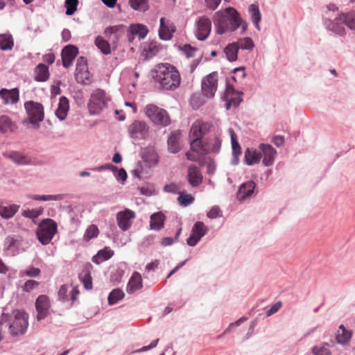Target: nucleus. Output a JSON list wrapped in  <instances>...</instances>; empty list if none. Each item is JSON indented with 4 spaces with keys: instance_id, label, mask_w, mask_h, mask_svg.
Here are the masks:
<instances>
[{
    "instance_id": "obj_18",
    "label": "nucleus",
    "mask_w": 355,
    "mask_h": 355,
    "mask_svg": "<svg viewBox=\"0 0 355 355\" xmlns=\"http://www.w3.org/2000/svg\"><path fill=\"white\" fill-rule=\"evenodd\" d=\"M225 95L227 101V109H230L232 106L236 107L242 101L241 94L235 91V89L230 85L227 86Z\"/></svg>"
},
{
    "instance_id": "obj_40",
    "label": "nucleus",
    "mask_w": 355,
    "mask_h": 355,
    "mask_svg": "<svg viewBox=\"0 0 355 355\" xmlns=\"http://www.w3.org/2000/svg\"><path fill=\"white\" fill-rule=\"evenodd\" d=\"M239 48L235 42L228 44L225 49V53L227 60L230 62L235 61L237 59Z\"/></svg>"
},
{
    "instance_id": "obj_63",
    "label": "nucleus",
    "mask_w": 355,
    "mask_h": 355,
    "mask_svg": "<svg viewBox=\"0 0 355 355\" xmlns=\"http://www.w3.org/2000/svg\"><path fill=\"white\" fill-rule=\"evenodd\" d=\"M281 307H282V302H278L274 304L270 307V309L267 311V313H266L267 315L270 316V315L275 314L280 309Z\"/></svg>"
},
{
    "instance_id": "obj_54",
    "label": "nucleus",
    "mask_w": 355,
    "mask_h": 355,
    "mask_svg": "<svg viewBox=\"0 0 355 355\" xmlns=\"http://www.w3.org/2000/svg\"><path fill=\"white\" fill-rule=\"evenodd\" d=\"M80 278L85 289L91 290L92 288V278L89 272H86L84 274L80 275Z\"/></svg>"
},
{
    "instance_id": "obj_19",
    "label": "nucleus",
    "mask_w": 355,
    "mask_h": 355,
    "mask_svg": "<svg viewBox=\"0 0 355 355\" xmlns=\"http://www.w3.org/2000/svg\"><path fill=\"white\" fill-rule=\"evenodd\" d=\"M0 97L3 100L4 104H15L19 98V92L17 88L12 89H0Z\"/></svg>"
},
{
    "instance_id": "obj_13",
    "label": "nucleus",
    "mask_w": 355,
    "mask_h": 355,
    "mask_svg": "<svg viewBox=\"0 0 355 355\" xmlns=\"http://www.w3.org/2000/svg\"><path fill=\"white\" fill-rule=\"evenodd\" d=\"M135 218V213L129 209H125L122 211H119L116 215L117 224L120 229L123 231L128 230L131 225L132 220Z\"/></svg>"
},
{
    "instance_id": "obj_31",
    "label": "nucleus",
    "mask_w": 355,
    "mask_h": 355,
    "mask_svg": "<svg viewBox=\"0 0 355 355\" xmlns=\"http://www.w3.org/2000/svg\"><path fill=\"white\" fill-rule=\"evenodd\" d=\"M352 338V332L347 330L345 327L341 324L337 331L336 339L338 343L345 345Z\"/></svg>"
},
{
    "instance_id": "obj_11",
    "label": "nucleus",
    "mask_w": 355,
    "mask_h": 355,
    "mask_svg": "<svg viewBox=\"0 0 355 355\" xmlns=\"http://www.w3.org/2000/svg\"><path fill=\"white\" fill-rule=\"evenodd\" d=\"M128 132L133 139H146L148 135L149 128L145 122L135 121L129 126Z\"/></svg>"
},
{
    "instance_id": "obj_47",
    "label": "nucleus",
    "mask_w": 355,
    "mask_h": 355,
    "mask_svg": "<svg viewBox=\"0 0 355 355\" xmlns=\"http://www.w3.org/2000/svg\"><path fill=\"white\" fill-rule=\"evenodd\" d=\"M235 43L239 49L252 50L254 46L252 40L248 37L239 39Z\"/></svg>"
},
{
    "instance_id": "obj_5",
    "label": "nucleus",
    "mask_w": 355,
    "mask_h": 355,
    "mask_svg": "<svg viewBox=\"0 0 355 355\" xmlns=\"http://www.w3.org/2000/svg\"><path fill=\"white\" fill-rule=\"evenodd\" d=\"M56 223L50 218L42 220L36 230L37 238L43 244H49L57 232Z\"/></svg>"
},
{
    "instance_id": "obj_30",
    "label": "nucleus",
    "mask_w": 355,
    "mask_h": 355,
    "mask_svg": "<svg viewBox=\"0 0 355 355\" xmlns=\"http://www.w3.org/2000/svg\"><path fill=\"white\" fill-rule=\"evenodd\" d=\"M128 28L139 40L144 39L149 31L146 26L141 24H131Z\"/></svg>"
},
{
    "instance_id": "obj_9",
    "label": "nucleus",
    "mask_w": 355,
    "mask_h": 355,
    "mask_svg": "<svg viewBox=\"0 0 355 355\" xmlns=\"http://www.w3.org/2000/svg\"><path fill=\"white\" fill-rule=\"evenodd\" d=\"M218 85V75L216 72L211 73L205 76L202 81V92L207 98H212L216 90Z\"/></svg>"
},
{
    "instance_id": "obj_46",
    "label": "nucleus",
    "mask_w": 355,
    "mask_h": 355,
    "mask_svg": "<svg viewBox=\"0 0 355 355\" xmlns=\"http://www.w3.org/2000/svg\"><path fill=\"white\" fill-rule=\"evenodd\" d=\"M129 3L135 10L144 12L148 9V0H129Z\"/></svg>"
},
{
    "instance_id": "obj_34",
    "label": "nucleus",
    "mask_w": 355,
    "mask_h": 355,
    "mask_svg": "<svg viewBox=\"0 0 355 355\" xmlns=\"http://www.w3.org/2000/svg\"><path fill=\"white\" fill-rule=\"evenodd\" d=\"M165 216L161 213L157 212L153 214L150 217V227L151 229L155 230H159L164 226Z\"/></svg>"
},
{
    "instance_id": "obj_61",
    "label": "nucleus",
    "mask_w": 355,
    "mask_h": 355,
    "mask_svg": "<svg viewBox=\"0 0 355 355\" xmlns=\"http://www.w3.org/2000/svg\"><path fill=\"white\" fill-rule=\"evenodd\" d=\"M24 275L31 277H36L40 275V270L37 268H30L23 272Z\"/></svg>"
},
{
    "instance_id": "obj_35",
    "label": "nucleus",
    "mask_w": 355,
    "mask_h": 355,
    "mask_svg": "<svg viewBox=\"0 0 355 355\" xmlns=\"http://www.w3.org/2000/svg\"><path fill=\"white\" fill-rule=\"evenodd\" d=\"M261 158V153L255 150L248 148L245 152V160L248 165H253L258 163Z\"/></svg>"
},
{
    "instance_id": "obj_12",
    "label": "nucleus",
    "mask_w": 355,
    "mask_h": 355,
    "mask_svg": "<svg viewBox=\"0 0 355 355\" xmlns=\"http://www.w3.org/2000/svg\"><path fill=\"white\" fill-rule=\"evenodd\" d=\"M211 27V23L208 17L205 16L200 17L197 22V31L196 33L198 40L201 41L206 40L209 35Z\"/></svg>"
},
{
    "instance_id": "obj_60",
    "label": "nucleus",
    "mask_w": 355,
    "mask_h": 355,
    "mask_svg": "<svg viewBox=\"0 0 355 355\" xmlns=\"http://www.w3.org/2000/svg\"><path fill=\"white\" fill-rule=\"evenodd\" d=\"M125 26L123 25L110 26L105 29V33L106 35H112L116 33L117 32H122Z\"/></svg>"
},
{
    "instance_id": "obj_42",
    "label": "nucleus",
    "mask_w": 355,
    "mask_h": 355,
    "mask_svg": "<svg viewBox=\"0 0 355 355\" xmlns=\"http://www.w3.org/2000/svg\"><path fill=\"white\" fill-rule=\"evenodd\" d=\"M344 25L352 31H355V12L340 13Z\"/></svg>"
},
{
    "instance_id": "obj_8",
    "label": "nucleus",
    "mask_w": 355,
    "mask_h": 355,
    "mask_svg": "<svg viewBox=\"0 0 355 355\" xmlns=\"http://www.w3.org/2000/svg\"><path fill=\"white\" fill-rule=\"evenodd\" d=\"M219 128L214 126L211 123L202 120H196L191 125L190 137H198L201 139L208 133H214L215 130Z\"/></svg>"
},
{
    "instance_id": "obj_24",
    "label": "nucleus",
    "mask_w": 355,
    "mask_h": 355,
    "mask_svg": "<svg viewBox=\"0 0 355 355\" xmlns=\"http://www.w3.org/2000/svg\"><path fill=\"white\" fill-rule=\"evenodd\" d=\"M165 19L162 17L160 19V26L159 28V36L162 40H170L173 37V33L175 30V27L173 25H166L164 24Z\"/></svg>"
},
{
    "instance_id": "obj_26",
    "label": "nucleus",
    "mask_w": 355,
    "mask_h": 355,
    "mask_svg": "<svg viewBox=\"0 0 355 355\" xmlns=\"http://www.w3.org/2000/svg\"><path fill=\"white\" fill-rule=\"evenodd\" d=\"M69 109V100L65 96H61L59 100L58 107L55 111V115L60 120L66 119Z\"/></svg>"
},
{
    "instance_id": "obj_16",
    "label": "nucleus",
    "mask_w": 355,
    "mask_h": 355,
    "mask_svg": "<svg viewBox=\"0 0 355 355\" xmlns=\"http://www.w3.org/2000/svg\"><path fill=\"white\" fill-rule=\"evenodd\" d=\"M78 54V49L73 44L64 46L61 52L62 67H69Z\"/></svg>"
},
{
    "instance_id": "obj_49",
    "label": "nucleus",
    "mask_w": 355,
    "mask_h": 355,
    "mask_svg": "<svg viewBox=\"0 0 355 355\" xmlns=\"http://www.w3.org/2000/svg\"><path fill=\"white\" fill-rule=\"evenodd\" d=\"M142 154L143 158L145 159L146 161L152 162H157V155L153 147H147L144 150Z\"/></svg>"
},
{
    "instance_id": "obj_20",
    "label": "nucleus",
    "mask_w": 355,
    "mask_h": 355,
    "mask_svg": "<svg viewBox=\"0 0 355 355\" xmlns=\"http://www.w3.org/2000/svg\"><path fill=\"white\" fill-rule=\"evenodd\" d=\"M187 180L193 187L199 186L202 182V175L198 167L195 165L188 167Z\"/></svg>"
},
{
    "instance_id": "obj_44",
    "label": "nucleus",
    "mask_w": 355,
    "mask_h": 355,
    "mask_svg": "<svg viewBox=\"0 0 355 355\" xmlns=\"http://www.w3.org/2000/svg\"><path fill=\"white\" fill-rule=\"evenodd\" d=\"M99 233V230L96 225H90L84 233L83 240L85 241H89L92 239L96 238Z\"/></svg>"
},
{
    "instance_id": "obj_57",
    "label": "nucleus",
    "mask_w": 355,
    "mask_h": 355,
    "mask_svg": "<svg viewBox=\"0 0 355 355\" xmlns=\"http://www.w3.org/2000/svg\"><path fill=\"white\" fill-rule=\"evenodd\" d=\"M194 198L191 194H181L178 198L180 205L187 206L193 201Z\"/></svg>"
},
{
    "instance_id": "obj_52",
    "label": "nucleus",
    "mask_w": 355,
    "mask_h": 355,
    "mask_svg": "<svg viewBox=\"0 0 355 355\" xmlns=\"http://www.w3.org/2000/svg\"><path fill=\"white\" fill-rule=\"evenodd\" d=\"M43 212L42 208H37V209H26L24 210L21 213L22 216L31 218V219H35L38 218Z\"/></svg>"
},
{
    "instance_id": "obj_14",
    "label": "nucleus",
    "mask_w": 355,
    "mask_h": 355,
    "mask_svg": "<svg viewBox=\"0 0 355 355\" xmlns=\"http://www.w3.org/2000/svg\"><path fill=\"white\" fill-rule=\"evenodd\" d=\"M35 307L37 312V320L44 319L48 314L49 309L50 308V301L47 295H40L35 302Z\"/></svg>"
},
{
    "instance_id": "obj_33",
    "label": "nucleus",
    "mask_w": 355,
    "mask_h": 355,
    "mask_svg": "<svg viewBox=\"0 0 355 355\" xmlns=\"http://www.w3.org/2000/svg\"><path fill=\"white\" fill-rule=\"evenodd\" d=\"M113 254L114 252L108 247H105L104 249L99 250L97 254L93 257L92 261L99 264L104 261L108 260Z\"/></svg>"
},
{
    "instance_id": "obj_62",
    "label": "nucleus",
    "mask_w": 355,
    "mask_h": 355,
    "mask_svg": "<svg viewBox=\"0 0 355 355\" xmlns=\"http://www.w3.org/2000/svg\"><path fill=\"white\" fill-rule=\"evenodd\" d=\"M67 291L68 287L67 285H62L58 291V297L61 300H67Z\"/></svg>"
},
{
    "instance_id": "obj_45",
    "label": "nucleus",
    "mask_w": 355,
    "mask_h": 355,
    "mask_svg": "<svg viewBox=\"0 0 355 355\" xmlns=\"http://www.w3.org/2000/svg\"><path fill=\"white\" fill-rule=\"evenodd\" d=\"M95 44L98 49L104 54H109L111 52L109 42L102 37L98 36L95 39Z\"/></svg>"
},
{
    "instance_id": "obj_23",
    "label": "nucleus",
    "mask_w": 355,
    "mask_h": 355,
    "mask_svg": "<svg viewBox=\"0 0 355 355\" xmlns=\"http://www.w3.org/2000/svg\"><path fill=\"white\" fill-rule=\"evenodd\" d=\"M255 183L252 181H248L242 184L237 193V198L239 200H244L250 196L254 191Z\"/></svg>"
},
{
    "instance_id": "obj_7",
    "label": "nucleus",
    "mask_w": 355,
    "mask_h": 355,
    "mask_svg": "<svg viewBox=\"0 0 355 355\" xmlns=\"http://www.w3.org/2000/svg\"><path fill=\"white\" fill-rule=\"evenodd\" d=\"M28 114V122L37 128L40 127V122L44 118V107L42 104L34 101H28L24 104Z\"/></svg>"
},
{
    "instance_id": "obj_3",
    "label": "nucleus",
    "mask_w": 355,
    "mask_h": 355,
    "mask_svg": "<svg viewBox=\"0 0 355 355\" xmlns=\"http://www.w3.org/2000/svg\"><path fill=\"white\" fill-rule=\"evenodd\" d=\"M152 77L166 89H174L180 84V76L176 68H157L150 71Z\"/></svg>"
},
{
    "instance_id": "obj_58",
    "label": "nucleus",
    "mask_w": 355,
    "mask_h": 355,
    "mask_svg": "<svg viewBox=\"0 0 355 355\" xmlns=\"http://www.w3.org/2000/svg\"><path fill=\"white\" fill-rule=\"evenodd\" d=\"M207 216L208 218L214 219L222 216V212L218 207L214 206L207 212Z\"/></svg>"
},
{
    "instance_id": "obj_53",
    "label": "nucleus",
    "mask_w": 355,
    "mask_h": 355,
    "mask_svg": "<svg viewBox=\"0 0 355 355\" xmlns=\"http://www.w3.org/2000/svg\"><path fill=\"white\" fill-rule=\"evenodd\" d=\"M78 3V0H66V15L68 16L73 15L77 10Z\"/></svg>"
},
{
    "instance_id": "obj_1",
    "label": "nucleus",
    "mask_w": 355,
    "mask_h": 355,
    "mask_svg": "<svg viewBox=\"0 0 355 355\" xmlns=\"http://www.w3.org/2000/svg\"><path fill=\"white\" fill-rule=\"evenodd\" d=\"M214 23L216 31L219 35L234 32L240 26L241 27L240 33L244 34L248 28V23L243 20L239 12L232 7L216 12Z\"/></svg>"
},
{
    "instance_id": "obj_6",
    "label": "nucleus",
    "mask_w": 355,
    "mask_h": 355,
    "mask_svg": "<svg viewBox=\"0 0 355 355\" xmlns=\"http://www.w3.org/2000/svg\"><path fill=\"white\" fill-rule=\"evenodd\" d=\"M109 98L106 93L101 89H96L91 94L87 107L90 114H96L100 113L107 106Z\"/></svg>"
},
{
    "instance_id": "obj_51",
    "label": "nucleus",
    "mask_w": 355,
    "mask_h": 355,
    "mask_svg": "<svg viewBox=\"0 0 355 355\" xmlns=\"http://www.w3.org/2000/svg\"><path fill=\"white\" fill-rule=\"evenodd\" d=\"M329 347V344L326 343H322L319 346H314L312 348V353L314 355H331Z\"/></svg>"
},
{
    "instance_id": "obj_64",
    "label": "nucleus",
    "mask_w": 355,
    "mask_h": 355,
    "mask_svg": "<svg viewBox=\"0 0 355 355\" xmlns=\"http://www.w3.org/2000/svg\"><path fill=\"white\" fill-rule=\"evenodd\" d=\"M201 238L197 236L196 235L191 234L190 236L187 239V244L190 246H195Z\"/></svg>"
},
{
    "instance_id": "obj_25",
    "label": "nucleus",
    "mask_w": 355,
    "mask_h": 355,
    "mask_svg": "<svg viewBox=\"0 0 355 355\" xmlns=\"http://www.w3.org/2000/svg\"><path fill=\"white\" fill-rule=\"evenodd\" d=\"M180 132L178 131H174L171 133L168 141V149L172 153H176L180 151Z\"/></svg>"
},
{
    "instance_id": "obj_38",
    "label": "nucleus",
    "mask_w": 355,
    "mask_h": 355,
    "mask_svg": "<svg viewBox=\"0 0 355 355\" xmlns=\"http://www.w3.org/2000/svg\"><path fill=\"white\" fill-rule=\"evenodd\" d=\"M14 46L12 37L10 34L0 35V49L3 51L11 50Z\"/></svg>"
},
{
    "instance_id": "obj_29",
    "label": "nucleus",
    "mask_w": 355,
    "mask_h": 355,
    "mask_svg": "<svg viewBox=\"0 0 355 355\" xmlns=\"http://www.w3.org/2000/svg\"><path fill=\"white\" fill-rule=\"evenodd\" d=\"M248 12L251 17V19L256 28L258 31L261 30L259 22L261 19V15L259 6L256 3L251 4L248 8Z\"/></svg>"
},
{
    "instance_id": "obj_4",
    "label": "nucleus",
    "mask_w": 355,
    "mask_h": 355,
    "mask_svg": "<svg viewBox=\"0 0 355 355\" xmlns=\"http://www.w3.org/2000/svg\"><path fill=\"white\" fill-rule=\"evenodd\" d=\"M144 113L149 120L157 125L165 127L171 123L168 113L154 104L147 105L144 108Z\"/></svg>"
},
{
    "instance_id": "obj_22",
    "label": "nucleus",
    "mask_w": 355,
    "mask_h": 355,
    "mask_svg": "<svg viewBox=\"0 0 355 355\" xmlns=\"http://www.w3.org/2000/svg\"><path fill=\"white\" fill-rule=\"evenodd\" d=\"M142 278L138 272H134L129 279L126 291L128 293H133L142 288Z\"/></svg>"
},
{
    "instance_id": "obj_56",
    "label": "nucleus",
    "mask_w": 355,
    "mask_h": 355,
    "mask_svg": "<svg viewBox=\"0 0 355 355\" xmlns=\"http://www.w3.org/2000/svg\"><path fill=\"white\" fill-rule=\"evenodd\" d=\"M180 50L187 58L193 57L197 51V49L191 46L190 44H184L182 47H180Z\"/></svg>"
},
{
    "instance_id": "obj_27",
    "label": "nucleus",
    "mask_w": 355,
    "mask_h": 355,
    "mask_svg": "<svg viewBox=\"0 0 355 355\" xmlns=\"http://www.w3.org/2000/svg\"><path fill=\"white\" fill-rule=\"evenodd\" d=\"M159 45L158 44L157 42L152 41L144 44L143 49V55L146 58V59L152 58L159 53Z\"/></svg>"
},
{
    "instance_id": "obj_36",
    "label": "nucleus",
    "mask_w": 355,
    "mask_h": 355,
    "mask_svg": "<svg viewBox=\"0 0 355 355\" xmlns=\"http://www.w3.org/2000/svg\"><path fill=\"white\" fill-rule=\"evenodd\" d=\"M192 141H191V150L199 154L207 153L205 148L207 147L206 143L203 144L202 139L198 137H191Z\"/></svg>"
},
{
    "instance_id": "obj_10",
    "label": "nucleus",
    "mask_w": 355,
    "mask_h": 355,
    "mask_svg": "<svg viewBox=\"0 0 355 355\" xmlns=\"http://www.w3.org/2000/svg\"><path fill=\"white\" fill-rule=\"evenodd\" d=\"M324 25L327 30L333 34L343 36L345 34V28L344 27L343 21L341 14H339L334 19H324Z\"/></svg>"
},
{
    "instance_id": "obj_37",
    "label": "nucleus",
    "mask_w": 355,
    "mask_h": 355,
    "mask_svg": "<svg viewBox=\"0 0 355 355\" xmlns=\"http://www.w3.org/2000/svg\"><path fill=\"white\" fill-rule=\"evenodd\" d=\"M19 208V205H0V215L4 218H10L17 212Z\"/></svg>"
},
{
    "instance_id": "obj_48",
    "label": "nucleus",
    "mask_w": 355,
    "mask_h": 355,
    "mask_svg": "<svg viewBox=\"0 0 355 355\" xmlns=\"http://www.w3.org/2000/svg\"><path fill=\"white\" fill-rule=\"evenodd\" d=\"M124 293L119 288L114 289L108 296V302L110 304H114L123 298Z\"/></svg>"
},
{
    "instance_id": "obj_17",
    "label": "nucleus",
    "mask_w": 355,
    "mask_h": 355,
    "mask_svg": "<svg viewBox=\"0 0 355 355\" xmlns=\"http://www.w3.org/2000/svg\"><path fill=\"white\" fill-rule=\"evenodd\" d=\"M259 150H261V157L263 156V164L266 166H271L276 157V150L269 144H262L259 146Z\"/></svg>"
},
{
    "instance_id": "obj_41",
    "label": "nucleus",
    "mask_w": 355,
    "mask_h": 355,
    "mask_svg": "<svg viewBox=\"0 0 355 355\" xmlns=\"http://www.w3.org/2000/svg\"><path fill=\"white\" fill-rule=\"evenodd\" d=\"M49 68H35L34 71V79L37 82H45L49 78Z\"/></svg>"
},
{
    "instance_id": "obj_28",
    "label": "nucleus",
    "mask_w": 355,
    "mask_h": 355,
    "mask_svg": "<svg viewBox=\"0 0 355 355\" xmlns=\"http://www.w3.org/2000/svg\"><path fill=\"white\" fill-rule=\"evenodd\" d=\"M8 157L18 165H27L31 162L30 157L17 151L10 153Z\"/></svg>"
},
{
    "instance_id": "obj_43",
    "label": "nucleus",
    "mask_w": 355,
    "mask_h": 355,
    "mask_svg": "<svg viewBox=\"0 0 355 355\" xmlns=\"http://www.w3.org/2000/svg\"><path fill=\"white\" fill-rule=\"evenodd\" d=\"M206 98H207L203 95L202 93H195L191 96L190 98L191 105L195 110L198 109L206 102Z\"/></svg>"
},
{
    "instance_id": "obj_2",
    "label": "nucleus",
    "mask_w": 355,
    "mask_h": 355,
    "mask_svg": "<svg viewBox=\"0 0 355 355\" xmlns=\"http://www.w3.org/2000/svg\"><path fill=\"white\" fill-rule=\"evenodd\" d=\"M28 315L26 313L19 310H15L10 315L3 314L0 326L5 325L8 328L10 334L13 336L23 335L28 326Z\"/></svg>"
},
{
    "instance_id": "obj_21",
    "label": "nucleus",
    "mask_w": 355,
    "mask_h": 355,
    "mask_svg": "<svg viewBox=\"0 0 355 355\" xmlns=\"http://www.w3.org/2000/svg\"><path fill=\"white\" fill-rule=\"evenodd\" d=\"M75 78L78 83L89 85L93 80V75L88 68H76Z\"/></svg>"
},
{
    "instance_id": "obj_15",
    "label": "nucleus",
    "mask_w": 355,
    "mask_h": 355,
    "mask_svg": "<svg viewBox=\"0 0 355 355\" xmlns=\"http://www.w3.org/2000/svg\"><path fill=\"white\" fill-rule=\"evenodd\" d=\"M220 137L221 130L220 129L215 130L214 133H212V135L209 137L207 141L206 142L207 147L205 148V152L207 153H218L220 149L222 143Z\"/></svg>"
},
{
    "instance_id": "obj_32",
    "label": "nucleus",
    "mask_w": 355,
    "mask_h": 355,
    "mask_svg": "<svg viewBox=\"0 0 355 355\" xmlns=\"http://www.w3.org/2000/svg\"><path fill=\"white\" fill-rule=\"evenodd\" d=\"M16 128L15 123L8 116L3 115L0 117V131L2 133L12 132Z\"/></svg>"
},
{
    "instance_id": "obj_59",
    "label": "nucleus",
    "mask_w": 355,
    "mask_h": 355,
    "mask_svg": "<svg viewBox=\"0 0 355 355\" xmlns=\"http://www.w3.org/2000/svg\"><path fill=\"white\" fill-rule=\"evenodd\" d=\"M39 286V282L35 280H28L25 282L23 286V291L25 292H30L33 289L37 288Z\"/></svg>"
},
{
    "instance_id": "obj_50",
    "label": "nucleus",
    "mask_w": 355,
    "mask_h": 355,
    "mask_svg": "<svg viewBox=\"0 0 355 355\" xmlns=\"http://www.w3.org/2000/svg\"><path fill=\"white\" fill-rule=\"evenodd\" d=\"M207 232V229L204 225L202 222L198 221L196 222L193 228H192V234L196 235L197 236L202 238Z\"/></svg>"
},
{
    "instance_id": "obj_39",
    "label": "nucleus",
    "mask_w": 355,
    "mask_h": 355,
    "mask_svg": "<svg viewBox=\"0 0 355 355\" xmlns=\"http://www.w3.org/2000/svg\"><path fill=\"white\" fill-rule=\"evenodd\" d=\"M227 132L231 137L232 153L234 156L236 157L241 153V149L237 140V136L232 128H229Z\"/></svg>"
},
{
    "instance_id": "obj_55",
    "label": "nucleus",
    "mask_w": 355,
    "mask_h": 355,
    "mask_svg": "<svg viewBox=\"0 0 355 355\" xmlns=\"http://www.w3.org/2000/svg\"><path fill=\"white\" fill-rule=\"evenodd\" d=\"M31 198L34 200H43V201H49V200H60V196H53V195H33L31 196Z\"/></svg>"
}]
</instances>
